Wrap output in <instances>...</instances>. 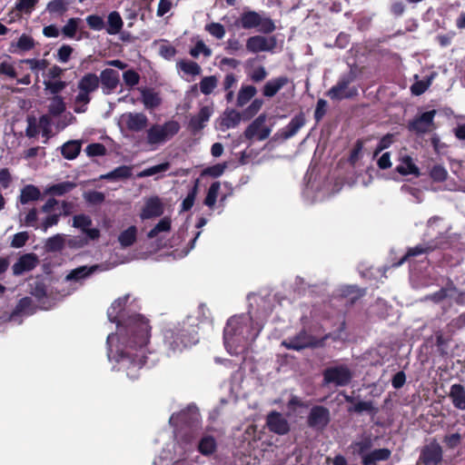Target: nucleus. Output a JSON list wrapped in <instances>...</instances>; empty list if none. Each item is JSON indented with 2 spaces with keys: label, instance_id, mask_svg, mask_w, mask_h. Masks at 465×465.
I'll use <instances>...</instances> for the list:
<instances>
[{
  "label": "nucleus",
  "instance_id": "nucleus-1",
  "mask_svg": "<svg viewBox=\"0 0 465 465\" xmlns=\"http://www.w3.org/2000/svg\"><path fill=\"white\" fill-rule=\"evenodd\" d=\"M128 300L129 295L118 298L107 311L109 321L115 322L117 329L107 337V356L110 361H115L114 369L135 380L145 363L151 327L143 315L131 313Z\"/></svg>",
  "mask_w": 465,
  "mask_h": 465
},
{
  "label": "nucleus",
  "instance_id": "nucleus-2",
  "mask_svg": "<svg viewBox=\"0 0 465 465\" xmlns=\"http://www.w3.org/2000/svg\"><path fill=\"white\" fill-rule=\"evenodd\" d=\"M252 312L249 314L230 318L223 331L224 346L232 355L243 352L249 344L255 341L262 326L254 322Z\"/></svg>",
  "mask_w": 465,
  "mask_h": 465
},
{
  "label": "nucleus",
  "instance_id": "nucleus-3",
  "mask_svg": "<svg viewBox=\"0 0 465 465\" xmlns=\"http://www.w3.org/2000/svg\"><path fill=\"white\" fill-rule=\"evenodd\" d=\"M163 341L169 356L195 344L198 337L194 320L188 317L182 322L168 326L163 331Z\"/></svg>",
  "mask_w": 465,
  "mask_h": 465
},
{
  "label": "nucleus",
  "instance_id": "nucleus-4",
  "mask_svg": "<svg viewBox=\"0 0 465 465\" xmlns=\"http://www.w3.org/2000/svg\"><path fill=\"white\" fill-rule=\"evenodd\" d=\"M442 219L440 217H431L428 221L427 232L426 234L430 237H434L431 241H429L423 244H418L414 247L409 248L405 255L397 262V265H401L403 262L408 261L411 257H415L420 254L429 253L436 249L444 248V245L448 242L444 241L447 237L445 235V228H440Z\"/></svg>",
  "mask_w": 465,
  "mask_h": 465
},
{
  "label": "nucleus",
  "instance_id": "nucleus-5",
  "mask_svg": "<svg viewBox=\"0 0 465 465\" xmlns=\"http://www.w3.org/2000/svg\"><path fill=\"white\" fill-rule=\"evenodd\" d=\"M181 130L176 120H168L162 124H153L146 129L145 143L151 150H156L171 141Z\"/></svg>",
  "mask_w": 465,
  "mask_h": 465
},
{
  "label": "nucleus",
  "instance_id": "nucleus-6",
  "mask_svg": "<svg viewBox=\"0 0 465 465\" xmlns=\"http://www.w3.org/2000/svg\"><path fill=\"white\" fill-rule=\"evenodd\" d=\"M99 88V77L94 73L83 75L77 82V94L74 97V112L84 113L91 101V94Z\"/></svg>",
  "mask_w": 465,
  "mask_h": 465
},
{
  "label": "nucleus",
  "instance_id": "nucleus-7",
  "mask_svg": "<svg viewBox=\"0 0 465 465\" xmlns=\"http://www.w3.org/2000/svg\"><path fill=\"white\" fill-rule=\"evenodd\" d=\"M343 185L341 181H309L303 190V196L310 202H319L339 193Z\"/></svg>",
  "mask_w": 465,
  "mask_h": 465
},
{
  "label": "nucleus",
  "instance_id": "nucleus-8",
  "mask_svg": "<svg viewBox=\"0 0 465 465\" xmlns=\"http://www.w3.org/2000/svg\"><path fill=\"white\" fill-rule=\"evenodd\" d=\"M239 24L243 29L257 28L263 34H271L276 29L274 22L269 16L255 11L243 12Z\"/></svg>",
  "mask_w": 465,
  "mask_h": 465
},
{
  "label": "nucleus",
  "instance_id": "nucleus-9",
  "mask_svg": "<svg viewBox=\"0 0 465 465\" xmlns=\"http://www.w3.org/2000/svg\"><path fill=\"white\" fill-rule=\"evenodd\" d=\"M437 114L436 110H430L422 113L414 117L408 123V130L416 134H424L435 129L434 117Z\"/></svg>",
  "mask_w": 465,
  "mask_h": 465
},
{
  "label": "nucleus",
  "instance_id": "nucleus-10",
  "mask_svg": "<svg viewBox=\"0 0 465 465\" xmlns=\"http://www.w3.org/2000/svg\"><path fill=\"white\" fill-rule=\"evenodd\" d=\"M148 117L143 113L129 112L120 117V124L134 133L143 131L148 125Z\"/></svg>",
  "mask_w": 465,
  "mask_h": 465
},
{
  "label": "nucleus",
  "instance_id": "nucleus-11",
  "mask_svg": "<svg viewBox=\"0 0 465 465\" xmlns=\"http://www.w3.org/2000/svg\"><path fill=\"white\" fill-rule=\"evenodd\" d=\"M277 45L276 36L262 35L251 36L246 41V48L249 52L257 54L260 52H272Z\"/></svg>",
  "mask_w": 465,
  "mask_h": 465
},
{
  "label": "nucleus",
  "instance_id": "nucleus-12",
  "mask_svg": "<svg viewBox=\"0 0 465 465\" xmlns=\"http://www.w3.org/2000/svg\"><path fill=\"white\" fill-rule=\"evenodd\" d=\"M442 453L441 446L434 440L422 448L419 461L423 465H439L442 460Z\"/></svg>",
  "mask_w": 465,
  "mask_h": 465
},
{
  "label": "nucleus",
  "instance_id": "nucleus-13",
  "mask_svg": "<svg viewBox=\"0 0 465 465\" xmlns=\"http://www.w3.org/2000/svg\"><path fill=\"white\" fill-rule=\"evenodd\" d=\"M282 345L288 350L301 351L316 345V340L306 331L302 330L295 336L282 341Z\"/></svg>",
  "mask_w": 465,
  "mask_h": 465
},
{
  "label": "nucleus",
  "instance_id": "nucleus-14",
  "mask_svg": "<svg viewBox=\"0 0 465 465\" xmlns=\"http://www.w3.org/2000/svg\"><path fill=\"white\" fill-rule=\"evenodd\" d=\"M266 116L259 115L245 130L247 139L256 138L259 141L265 140L271 134V129L265 125Z\"/></svg>",
  "mask_w": 465,
  "mask_h": 465
},
{
  "label": "nucleus",
  "instance_id": "nucleus-15",
  "mask_svg": "<svg viewBox=\"0 0 465 465\" xmlns=\"http://www.w3.org/2000/svg\"><path fill=\"white\" fill-rule=\"evenodd\" d=\"M98 77L102 92L105 95L114 93L120 84L119 73L114 69L106 68L103 70Z\"/></svg>",
  "mask_w": 465,
  "mask_h": 465
},
{
  "label": "nucleus",
  "instance_id": "nucleus-16",
  "mask_svg": "<svg viewBox=\"0 0 465 465\" xmlns=\"http://www.w3.org/2000/svg\"><path fill=\"white\" fill-rule=\"evenodd\" d=\"M163 204L158 196H152L145 200L144 205L142 208L140 218L142 220H148L156 218L163 213Z\"/></svg>",
  "mask_w": 465,
  "mask_h": 465
},
{
  "label": "nucleus",
  "instance_id": "nucleus-17",
  "mask_svg": "<svg viewBox=\"0 0 465 465\" xmlns=\"http://www.w3.org/2000/svg\"><path fill=\"white\" fill-rule=\"evenodd\" d=\"M266 424L271 431L279 435H284L290 430L288 420L282 414L276 411L268 414Z\"/></svg>",
  "mask_w": 465,
  "mask_h": 465
},
{
  "label": "nucleus",
  "instance_id": "nucleus-18",
  "mask_svg": "<svg viewBox=\"0 0 465 465\" xmlns=\"http://www.w3.org/2000/svg\"><path fill=\"white\" fill-rule=\"evenodd\" d=\"M92 220L88 215L79 214L73 218V226L80 229L90 240H95L100 236V232L96 228H90Z\"/></svg>",
  "mask_w": 465,
  "mask_h": 465
},
{
  "label": "nucleus",
  "instance_id": "nucleus-19",
  "mask_svg": "<svg viewBox=\"0 0 465 465\" xmlns=\"http://www.w3.org/2000/svg\"><path fill=\"white\" fill-rule=\"evenodd\" d=\"M213 114L212 106H203L197 114L191 117L189 127L193 132H199L203 129Z\"/></svg>",
  "mask_w": 465,
  "mask_h": 465
},
{
  "label": "nucleus",
  "instance_id": "nucleus-20",
  "mask_svg": "<svg viewBox=\"0 0 465 465\" xmlns=\"http://www.w3.org/2000/svg\"><path fill=\"white\" fill-rule=\"evenodd\" d=\"M329 421V411L327 409L316 406L313 407L308 417V424L315 429H322Z\"/></svg>",
  "mask_w": 465,
  "mask_h": 465
},
{
  "label": "nucleus",
  "instance_id": "nucleus-21",
  "mask_svg": "<svg viewBox=\"0 0 465 465\" xmlns=\"http://www.w3.org/2000/svg\"><path fill=\"white\" fill-rule=\"evenodd\" d=\"M105 270L102 265L80 266L72 270L65 277L66 282H80L96 272Z\"/></svg>",
  "mask_w": 465,
  "mask_h": 465
},
{
  "label": "nucleus",
  "instance_id": "nucleus-22",
  "mask_svg": "<svg viewBox=\"0 0 465 465\" xmlns=\"http://www.w3.org/2000/svg\"><path fill=\"white\" fill-rule=\"evenodd\" d=\"M37 262L38 260L35 254H25L13 265V272L15 275H20L25 272H29L36 266Z\"/></svg>",
  "mask_w": 465,
  "mask_h": 465
},
{
  "label": "nucleus",
  "instance_id": "nucleus-23",
  "mask_svg": "<svg viewBox=\"0 0 465 465\" xmlns=\"http://www.w3.org/2000/svg\"><path fill=\"white\" fill-rule=\"evenodd\" d=\"M176 68L179 72H182L183 77H191L186 78L187 81H192L195 76L201 74L202 68L201 66L193 61L191 60H180L176 63Z\"/></svg>",
  "mask_w": 465,
  "mask_h": 465
},
{
  "label": "nucleus",
  "instance_id": "nucleus-24",
  "mask_svg": "<svg viewBox=\"0 0 465 465\" xmlns=\"http://www.w3.org/2000/svg\"><path fill=\"white\" fill-rule=\"evenodd\" d=\"M391 451L387 448L376 449L362 456V465H377L379 461H385L391 458Z\"/></svg>",
  "mask_w": 465,
  "mask_h": 465
},
{
  "label": "nucleus",
  "instance_id": "nucleus-25",
  "mask_svg": "<svg viewBox=\"0 0 465 465\" xmlns=\"http://www.w3.org/2000/svg\"><path fill=\"white\" fill-rule=\"evenodd\" d=\"M305 124V117L303 114L295 115L291 122L281 130V136L287 140L294 136L299 130Z\"/></svg>",
  "mask_w": 465,
  "mask_h": 465
},
{
  "label": "nucleus",
  "instance_id": "nucleus-26",
  "mask_svg": "<svg viewBox=\"0 0 465 465\" xmlns=\"http://www.w3.org/2000/svg\"><path fill=\"white\" fill-rule=\"evenodd\" d=\"M349 380V373L344 368L329 369L324 373V381L327 383H334L335 385L345 384Z\"/></svg>",
  "mask_w": 465,
  "mask_h": 465
},
{
  "label": "nucleus",
  "instance_id": "nucleus-27",
  "mask_svg": "<svg viewBox=\"0 0 465 465\" xmlns=\"http://www.w3.org/2000/svg\"><path fill=\"white\" fill-rule=\"evenodd\" d=\"M289 82L288 77L279 76L265 83L262 88V94L265 97H273Z\"/></svg>",
  "mask_w": 465,
  "mask_h": 465
},
{
  "label": "nucleus",
  "instance_id": "nucleus-28",
  "mask_svg": "<svg viewBox=\"0 0 465 465\" xmlns=\"http://www.w3.org/2000/svg\"><path fill=\"white\" fill-rule=\"evenodd\" d=\"M172 228V221L170 217L162 218L152 230H150L147 233L148 239H162L164 237L166 233L171 231Z\"/></svg>",
  "mask_w": 465,
  "mask_h": 465
},
{
  "label": "nucleus",
  "instance_id": "nucleus-29",
  "mask_svg": "<svg viewBox=\"0 0 465 465\" xmlns=\"http://www.w3.org/2000/svg\"><path fill=\"white\" fill-rule=\"evenodd\" d=\"M241 122V114L233 109L225 110L220 118L221 130L225 131L236 127Z\"/></svg>",
  "mask_w": 465,
  "mask_h": 465
},
{
  "label": "nucleus",
  "instance_id": "nucleus-30",
  "mask_svg": "<svg viewBox=\"0 0 465 465\" xmlns=\"http://www.w3.org/2000/svg\"><path fill=\"white\" fill-rule=\"evenodd\" d=\"M35 46L34 38L26 34H23L16 42L10 45L11 53H25L32 50Z\"/></svg>",
  "mask_w": 465,
  "mask_h": 465
},
{
  "label": "nucleus",
  "instance_id": "nucleus-31",
  "mask_svg": "<svg viewBox=\"0 0 465 465\" xmlns=\"http://www.w3.org/2000/svg\"><path fill=\"white\" fill-rule=\"evenodd\" d=\"M450 398L456 409L465 410V388L461 384L456 383L451 385Z\"/></svg>",
  "mask_w": 465,
  "mask_h": 465
},
{
  "label": "nucleus",
  "instance_id": "nucleus-32",
  "mask_svg": "<svg viewBox=\"0 0 465 465\" xmlns=\"http://www.w3.org/2000/svg\"><path fill=\"white\" fill-rule=\"evenodd\" d=\"M328 95L332 100H341L349 97V80L342 78L329 90Z\"/></svg>",
  "mask_w": 465,
  "mask_h": 465
},
{
  "label": "nucleus",
  "instance_id": "nucleus-33",
  "mask_svg": "<svg viewBox=\"0 0 465 465\" xmlns=\"http://www.w3.org/2000/svg\"><path fill=\"white\" fill-rule=\"evenodd\" d=\"M396 171L401 175L414 174L415 176L420 175V169L414 163L412 158L409 155H405L401 158V163L397 165Z\"/></svg>",
  "mask_w": 465,
  "mask_h": 465
},
{
  "label": "nucleus",
  "instance_id": "nucleus-34",
  "mask_svg": "<svg viewBox=\"0 0 465 465\" xmlns=\"http://www.w3.org/2000/svg\"><path fill=\"white\" fill-rule=\"evenodd\" d=\"M190 414V419L192 420H196L198 418V412L195 407H189L187 411H183L180 413L173 414L170 419L169 422L173 426H178L180 422L182 423H187L188 419L187 416Z\"/></svg>",
  "mask_w": 465,
  "mask_h": 465
},
{
  "label": "nucleus",
  "instance_id": "nucleus-35",
  "mask_svg": "<svg viewBox=\"0 0 465 465\" xmlns=\"http://www.w3.org/2000/svg\"><path fill=\"white\" fill-rule=\"evenodd\" d=\"M41 196L40 190L33 185H25L22 190L19 196V201L22 204H26L30 202L37 201Z\"/></svg>",
  "mask_w": 465,
  "mask_h": 465
},
{
  "label": "nucleus",
  "instance_id": "nucleus-36",
  "mask_svg": "<svg viewBox=\"0 0 465 465\" xmlns=\"http://www.w3.org/2000/svg\"><path fill=\"white\" fill-rule=\"evenodd\" d=\"M132 170L133 168L131 166L122 165L107 173L106 174L102 175L101 178L112 181L127 179L131 177Z\"/></svg>",
  "mask_w": 465,
  "mask_h": 465
},
{
  "label": "nucleus",
  "instance_id": "nucleus-37",
  "mask_svg": "<svg viewBox=\"0 0 465 465\" xmlns=\"http://www.w3.org/2000/svg\"><path fill=\"white\" fill-rule=\"evenodd\" d=\"M108 26L106 31L109 35H116L123 28L124 22L120 14L116 11L111 12L107 18Z\"/></svg>",
  "mask_w": 465,
  "mask_h": 465
},
{
  "label": "nucleus",
  "instance_id": "nucleus-38",
  "mask_svg": "<svg viewBox=\"0 0 465 465\" xmlns=\"http://www.w3.org/2000/svg\"><path fill=\"white\" fill-rule=\"evenodd\" d=\"M257 90L252 85H242L237 95L236 105L238 107L244 106L256 94Z\"/></svg>",
  "mask_w": 465,
  "mask_h": 465
},
{
  "label": "nucleus",
  "instance_id": "nucleus-39",
  "mask_svg": "<svg viewBox=\"0 0 465 465\" xmlns=\"http://www.w3.org/2000/svg\"><path fill=\"white\" fill-rule=\"evenodd\" d=\"M75 187V183L72 182H62L46 187L45 193L49 195L62 196L72 191Z\"/></svg>",
  "mask_w": 465,
  "mask_h": 465
},
{
  "label": "nucleus",
  "instance_id": "nucleus-40",
  "mask_svg": "<svg viewBox=\"0 0 465 465\" xmlns=\"http://www.w3.org/2000/svg\"><path fill=\"white\" fill-rule=\"evenodd\" d=\"M136 237L137 228L132 225L119 234L118 242L123 248H126L134 243Z\"/></svg>",
  "mask_w": 465,
  "mask_h": 465
},
{
  "label": "nucleus",
  "instance_id": "nucleus-41",
  "mask_svg": "<svg viewBox=\"0 0 465 465\" xmlns=\"http://www.w3.org/2000/svg\"><path fill=\"white\" fill-rule=\"evenodd\" d=\"M449 292H457V287L451 280H449L446 287L440 288L439 291L428 295L427 299L435 303H439L449 296Z\"/></svg>",
  "mask_w": 465,
  "mask_h": 465
},
{
  "label": "nucleus",
  "instance_id": "nucleus-42",
  "mask_svg": "<svg viewBox=\"0 0 465 465\" xmlns=\"http://www.w3.org/2000/svg\"><path fill=\"white\" fill-rule=\"evenodd\" d=\"M81 151V143L78 141H68L61 148L63 156L67 160L75 159Z\"/></svg>",
  "mask_w": 465,
  "mask_h": 465
},
{
  "label": "nucleus",
  "instance_id": "nucleus-43",
  "mask_svg": "<svg viewBox=\"0 0 465 465\" xmlns=\"http://www.w3.org/2000/svg\"><path fill=\"white\" fill-rule=\"evenodd\" d=\"M216 440L210 435L203 436L198 443L199 451L205 456L213 454L216 450Z\"/></svg>",
  "mask_w": 465,
  "mask_h": 465
},
{
  "label": "nucleus",
  "instance_id": "nucleus-44",
  "mask_svg": "<svg viewBox=\"0 0 465 465\" xmlns=\"http://www.w3.org/2000/svg\"><path fill=\"white\" fill-rule=\"evenodd\" d=\"M65 237L64 234L58 233L48 238L45 242V249L49 252L61 251L65 244Z\"/></svg>",
  "mask_w": 465,
  "mask_h": 465
},
{
  "label": "nucleus",
  "instance_id": "nucleus-45",
  "mask_svg": "<svg viewBox=\"0 0 465 465\" xmlns=\"http://www.w3.org/2000/svg\"><path fill=\"white\" fill-rule=\"evenodd\" d=\"M142 101L147 109H153L161 104V99L158 94L146 89L142 91Z\"/></svg>",
  "mask_w": 465,
  "mask_h": 465
},
{
  "label": "nucleus",
  "instance_id": "nucleus-46",
  "mask_svg": "<svg viewBox=\"0 0 465 465\" xmlns=\"http://www.w3.org/2000/svg\"><path fill=\"white\" fill-rule=\"evenodd\" d=\"M218 78L214 75L205 76L203 77L200 84V91L202 94L208 95L213 92V90L217 87Z\"/></svg>",
  "mask_w": 465,
  "mask_h": 465
},
{
  "label": "nucleus",
  "instance_id": "nucleus-47",
  "mask_svg": "<svg viewBox=\"0 0 465 465\" xmlns=\"http://www.w3.org/2000/svg\"><path fill=\"white\" fill-rule=\"evenodd\" d=\"M154 44L159 45V54L164 59L170 60L175 55L176 49L166 40L155 41Z\"/></svg>",
  "mask_w": 465,
  "mask_h": 465
},
{
  "label": "nucleus",
  "instance_id": "nucleus-48",
  "mask_svg": "<svg viewBox=\"0 0 465 465\" xmlns=\"http://www.w3.org/2000/svg\"><path fill=\"white\" fill-rule=\"evenodd\" d=\"M49 113L54 115H59L65 110V104L61 96L55 95L50 100Z\"/></svg>",
  "mask_w": 465,
  "mask_h": 465
},
{
  "label": "nucleus",
  "instance_id": "nucleus-49",
  "mask_svg": "<svg viewBox=\"0 0 465 465\" xmlns=\"http://www.w3.org/2000/svg\"><path fill=\"white\" fill-rule=\"evenodd\" d=\"M170 168L169 163H163L152 167H149L139 173H137L138 178H143L148 176H153L154 174H157L159 173L166 172Z\"/></svg>",
  "mask_w": 465,
  "mask_h": 465
},
{
  "label": "nucleus",
  "instance_id": "nucleus-50",
  "mask_svg": "<svg viewBox=\"0 0 465 465\" xmlns=\"http://www.w3.org/2000/svg\"><path fill=\"white\" fill-rule=\"evenodd\" d=\"M220 187L221 185L219 182H215L211 184L204 200V203L208 207L213 208L214 206L220 191Z\"/></svg>",
  "mask_w": 465,
  "mask_h": 465
},
{
  "label": "nucleus",
  "instance_id": "nucleus-51",
  "mask_svg": "<svg viewBox=\"0 0 465 465\" xmlns=\"http://www.w3.org/2000/svg\"><path fill=\"white\" fill-rule=\"evenodd\" d=\"M80 21V18H70L62 28L63 35L68 38L74 37Z\"/></svg>",
  "mask_w": 465,
  "mask_h": 465
},
{
  "label": "nucleus",
  "instance_id": "nucleus-52",
  "mask_svg": "<svg viewBox=\"0 0 465 465\" xmlns=\"http://www.w3.org/2000/svg\"><path fill=\"white\" fill-rule=\"evenodd\" d=\"M190 54L197 58L200 54H203L205 57L212 55V50L203 43L202 40H198L195 45L190 50Z\"/></svg>",
  "mask_w": 465,
  "mask_h": 465
},
{
  "label": "nucleus",
  "instance_id": "nucleus-53",
  "mask_svg": "<svg viewBox=\"0 0 465 465\" xmlns=\"http://www.w3.org/2000/svg\"><path fill=\"white\" fill-rule=\"evenodd\" d=\"M44 85L45 87V90L49 91L52 94H56L62 92L66 87V83L64 81H62L61 79L45 80Z\"/></svg>",
  "mask_w": 465,
  "mask_h": 465
},
{
  "label": "nucleus",
  "instance_id": "nucleus-54",
  "mask_svg": "<svg viewBox=\"0 0 465 465\" xmlns=\"http://www.w3.org/2000/svg\"><path fill=\"white\" fill-rule=\"evenodd\" d=\"M67 0H52L48 3L46 9L50 14H63L67 10Z\"/></svg>",
  "mask_w": 465,
  "mask_h": 465
},
{
  "label": "nucleus",
  "instance_id": "nucleus-55",
  "mask_svg": "<svg viewBox=\"0 0 465 465\" xmlns=\"http://www.w3.org/2000/svg\"><path fill=\"white\" fill-rule=\"evenodd\" d=\"M61 213H47V216L39 224V228L44 232H46L47 230L54 226L58 223L60 219Z\"/></svg>",
  "mask_w": 465,
  "mask_h": 465
},
{
  "label": "nucleus",
  "instance_id": "nucleus-56",
  "mask_svg": "<svg viewBox=\"0 0 465 465\" xmlns=\"http://www.w3.org/2000/svg\"><path fill=\"white\" fill-rule=\"evenodd\" d=\"M205 30L216 39H222L225 35V28L220 23H210L205 25Z\"/></svg>",
  "mask_w": 465,
  "mask_h": 465
},
{
  "label": "nucleus",
  "instance_id": "nucleus-57",
  "mask_svg": "<svg viewBox=\"0 0 465 465\" xmlns=\"http://www.w3.org/2000/svg\"><path fill=\"white\" fill-rule=\"evenodd\" d=\"M198 183L199 181L196 180L194 186L192 188V190L189 192L187 196L183 201L182 211H189L193 206L195 197L198 192Z\"/></svg>",
  "mask_w": 465,
  "mask_h": 465
},
{
  "label": "nucleus",
  "instance_id": "nucleus-58",
  "mask_svg": "<svg viewBox=\"0 0 465 465\" xmlns=\"http://www.w3.org/2000/svg\"><path fill=\"white\" fill-rule=\"evenodd\" d=\"M430 176L434 182L441 183L447 179L448 172L442 165L437 164L431 168Z\"/></svg>",
  "mask_w": 465,
  "mask_h": 465
},
{
  "label": "nucleus",
  "instance_id": "nucleus-59",
  "mask_svg": "<svg viewBox=\"0 0 465 465\" xmlns=\"http://www.w3.org/2000/svg\"><path fill=\"white\" fill-rule=\"evenodd\" d=\"M22 62L27 64L31 70L36 74L46 69L48 65L45 59H25Z\"/></svg>",
  "mask_w": 465,
  "mask_h": 465
},
{
  "label": "nucleus",
  "instance_id": "nucleus-60",
  "mask_svg": "<svg viewBox=\"0 0 465 465\" xmlns=\"http://www.w3.org/2000/svg\"><path fill=\"white\" fill-rule=\"evenodd\" d=\"M354 411L355 412H368L370 414L375 413L377 410L374 408L372 401H358L353 404V408H351V411Z\"/></svg>",
  "mask_w": 465,
  "mask_h": 465
},
{
  "label": "nucleus",
  "instance_id": "nucleus-61",
  "mask_svg": "<svg viewBox=\"0 0 465 465\" xmlns=\"http://www.w3.org/2000/svg\"><path fill=\"white\" fill-rule=\"evenodd\" d=\"M355 450L358 452V454L362 459V456L369 453L371 448L372 447L371 440L369 438H365L361 441L355 442Z\"/></svg>",
  "mask_w": 465,
  "mask_h": 465
},
{
  "label": "nucleus",
  "instance_id": "nucleus-62",
  "mask_svg": "<svg viewBox=\"0 0 465 465\" xmlns=\"http://www.w3.org/2000/svg\"><path fill=\"white\" fill-rule=\"evenodd\" d=\"M226 168H227V164L225 163H217V164H214L213 166L206 168L203 172V174H206V175L216 178V177L221 176L224 173Z\"/></svg>",
  "mask_w": 465,
  "mask_h": 465
},
{
  "label": "nucleus",
  "instance_id": "nucleus-63",
  "mask_svg": "<svg viewBox=\"0 0 465 465\" xmlns=\"http://www.w3.org/2000/svg\"><path fill=\"white\" fill-rule=\"evenodd\" d=\"M86 23L90 28L95 31H101L104 27V21L103 17L92 15L86 17Z\"/></svg>",
  "mask_w": 465,
  "mask_h": 465
},
{
  "label": "nucleus",
  "instance_id": "nucleus-64",
  "mask_svg": "<svg viewBox=\"0 0 465 465\" xmlns=\"http://www.w3.org/2000/svg\"><path fill=\"white\" fill-rule=\"evenodd\" d=\"M123 79L126 85L133 87L139 83L140 76L134 70H127L123 74Z\"/></svg>",
  "mask_w": 465,
  "mask_h": 465
}]
</instances>
